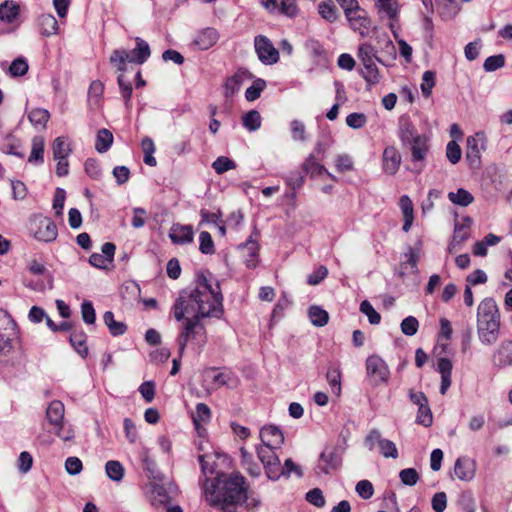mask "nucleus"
<instances>
[{"instance_id":"1","label":"nucleus","mask_w":512,"mask_h":512,"mask_svg":"<svg viewBox=\"0 0 512 512\" xmlns=\"http://www.w3.org/2000/svg\"><path fill=\"white\" fill-rule=\"evenodd\" d=\"M248 484L239 473L220 474L210 485L204 486L206 500L211 506L219 507L223 512H250L248 505Z\"/></svg>"},{"instance_id":"2","label":"nucleus","mask_w":512,"mask_h":512,"mask_svg":"<svg viewBox=\"0 0 512 512\" xmlns=\"http://www.w3.org/2000/svg\"><path fill=\"white\" fill-rule=\"evenodd\" d=\"M211 293H200L194 288L189 293L183 292L175 301L173 310L177 321L184 319L185 314H193L191 318L198 321L206 317L221 318L224 313L223 304L219 300H211Z\"/></svg>"},{"instance_id":"3","label":"nucleus","mask_w":512,"mask_h":512,"mask_svg":"<svg viewBox=\"0 0 512 512\" xmlns=\"http://www.w3.org/2000/svg\"><path fill=\"white\" fill-rule=\"evenodd\" d=\"M500 314L493 298H485L477 309V332L480 341L486 345L494 344L499 336Z\"/></svg>"},{"instance_id":"4","label":"nucleus","mask_w":512,"mask_h":512,"mask_svg":"<svg viewBox=\"0 0 512 512\" xmlns=\"http://www.w3.org/2000/svg\"><path fill=\"white\" fill-rule=\"evenodd\" d=\"M135 42L136 47L133 50L116 49L110 55V63L115 66L118 71L124 72L127 62L141 65L150 57L151 50L149 44L139 37L135 39Z\"/></svg>"},{"instance_id":"5","label":"nucleus","mask_w":512,"mask_h":512,"mask_svg":"<svg viewBox=\"0 0 512 512\" xmlns=\"http://www.w3.org/2000/svg\"><path fill=\"white\" fill-rule=\"evenodd\" d=\"M343 450L337 445H327L318 457L314 472L317 476L330 475L342 465Z\"/></svg>"},{"instance_id":"6","label":"nucleus","mask_w":512,"mask_h":512,"mask_svg":"<svg viewBox=\"0 0 512 512\" xmlns=\"http://www.w3.org/2000/svg\"><path fill=\"white\" fill-rule=\"evenodd\" d=\"M30 232L36 240L45 243L55 241L58 236L56 224L42 215H33L30 218Z\"/></svg>"},{"instance_id":"7","label":"nucleus","mask_w":512,"mask_h":512,"mask_svg":"<svg viewBox=\"0 0 512 512\" xmlns=\"http://www.w3.org/2000/svg\"><path fill=\"white\" fill-rule=\"evenodd\" d=\"M276 449V447L265 445L257 447V456L263 464L267 477L271 480H278L284 474L280 459L275 453Z\"/></svg>"},{"instance_id":"8","label":"nucleus","mask_w":512,"mask_h":512,"mask_svg":"<svg viewBox=\"0 0 512 512\" xmlns=\"http://www.w3.org/2000/svg\"><path fill=\"white\" fill-rule=\"evenodd\" d=\"M254 47L259 60L265 65L278 62L279 52L270 39L264 35H258L254 39Z\"/></svg>"},{"instance_id":"9","label":"nucleus","mask_w":512,"mask_h":512,"mask_svg":"<svg viewBox=\"0 0 512 512\" xmlns=\"http://www.w3.org/2000/svg\"><path fill=\"white\" fill-rule=\"evenodd\" d=\"M366 371L375 385L386 383L389 379V368L385 361L377 355H371L366 359Z\"/></svg>"},{"instance_id":"10","label":"nucleus","mask_w":512,"mask_h":512,"mask_svg":"<svg viewBox=\"0 0 512 512\" xmlns=\"http://www.w3.org/2000/svg\"><path fill=\"white\" fill-rule=\"evenodd\" d=\"M199 333H206L205 327L201 321H198L197 318H187L184 322L183 330L178 338L180 355L183 354L190 338L195 337V335Z\"/></svg>"},{"instance_id":"11","label":"nucleus","mask_w":512,"mask_h":512,"mask_svg":"<svg viewBox=\"0 0 512 512\" xmlns=\"http://www.w3.org/2000/svg\"><path fill=\"white\" fill-rule=\"evenodd\" d=\"M261 4L270 13L294 17L298 13L295 0H261Z\"/></svg>"},{"instance_id":"12","label":"nucleus","mask_w":512,"mask_h":512,"mask_svg":"<svg viewBox=\"0 0 512 512\" xmlns=\"http://www.w3.org/2000/svg\"><path fill=\"white\" fill-rule=\"evenodd\" d=\"M116 246L111 242H106L102 245V254L93 253L89 256V264L98 269H106V262H113Z\"/></svg>"},{"instance_id":"13","label":"nucleus","mask_w":512,"mask_h":512,"mask_svg":"<svg viewBox=\"0 0 512 512\" xmlns=\"http://www.w3.org/2000/svg\"><path fill=\"white\" fill-rule=\"evenodd\" d=\"M454 473L459 480L471 481L476 473L475 461L466 457L458 458L454 464Z\"/></svg>"},{"instance_id":"14","label":"nucleus","mask_w":512,"mask_h":512,"mask_svg":"<svg viewBox=\"0 0 512 512\" xmlns=\"http://www.w3.org/2000/svg\"><path fill=\"white\" fill-rule=\"evenodd\" d=\"M260 438L262 445L280 448L284 443L282 431L274 425H268L261 429Z\"/></svg>"},{"instance_id":"15","label":"nucleus","mask_w":512,"mask_h":512,"mask_svg":"<svg viewBox=\"0 0 512 512\" xmlns=\"http://www.w3.org/2000/svg\"><path fill=\"white\" fill-rule=\"evenodd\" d=\"M493 364L498 368L512 366V341H503L493 353Z\"/></svg>"},{"instance_id":"16","label":"nucleus","mask_w":512,"mask_h":512,"mask_svg":"<svg viewBox=\"0 0 512 512\" xmlns=\"http://www.w3.org/2000/svg\"><path fill=\"white\" fill-rule=\"evenodd\" d=\"M193 229L190 225L174 224L169 233V237L174 244L185 245L193 241Z\"/></svg>"},{"instance_id":"17","label":"nucleus","mask_w":512,"mask_h":512,"mask_svg":"<svg viewBox=\"0 0 512 512\" xmlns=\"http://www.w3.org/2000/svg\"><path fill=\"white\" fill-rule=\"evenodd\" d=\"M401 156L395 147H387L383 152V169L389 175H394L399 169Z\"/></svg>"},{"instance_id":"18","label":"nucleus","mask_w":512,"mask_h":512,"mask_svg":"<svg viewBox=\"0 0 512 512\" xmlns=\"http://www.w3.org/2000/svg\"><path fill=\"white\" fill-rule=\"evenodd\" d=\"M375 7L379 14H384L390 21V28H394V22L398 20L397 0H375Z\"/></svg>"},{"instance_id":"19","label":"nucleus","mask_w":512,"mask_h":512,"mask_svg":"<svg viewBox=\"0 0 512 512\" xmlns=\"http://www.w3.org/2000/svg\"><path fill=\"white\" fill-rule=\"evenodd\" d=\"M346 18L349 21L351 28L355 31H359L361 35H365L366 31L370 27V19L360 6H358V9H355L354 13L346 16Z\"/></svg>"},{"instance_id":"20","label":"nucleus","mask_w":512,"mask_h":512,"mask_svg":"<svg viewBox=\"0 0 512 512\" xmlns=\"http://www.w3.org/2000/svg\"><path fill=\"white\" fill-rule=\"evenodd\" d=\"M239 248L246 254V266L251 269L256 268L259 252V244L257 240L253 239V236L251 235L245 243L239 246Z\"/></svg>"},{"instance_id":"21","label":"nucleus","mask_w":512,"mask_h":512,"mask_svg":"<svg viewBox=\"0 0 512 512\" xmlns=\"http://www.w3.org/2000/svg\"><path fill=\"white\" fill-rule=\"evenodd\" d=\"M245 77L252 78V75L246 70H238L233 76L229 77L224 85L225 97H232L240 89Z\"/></svg>"},{"instance_id":"22","label":"nucleus","mask_w":512,"mask_h":512,"mask_svg":"<svg viewBox=\"0 0 512 512\" xmlns=\"http://www.w3.org/2000/svg\"><path fill=\"white\" fill-rule=\"evenodd\" d=\"M398 135L403 145H407L420 134L417 133L415 126L408 117H401L399 120Z\"/></svg>"},{"instance_id":"23","label":"nucleus","mask_w":512,"mask_h":512,"mask_svg":"<svg viewBox=\"0 0 512 512\" xmlns=\"http://www.w3.org/2000/svg\"><path fill=\"white\" fill-rule=\"evenodd\" d=\"M466 160L471 166H478L480 164L481 150L483 145H479V140L476 137L469 136L466 140Z\"/></svg>"},{"instance_id":"24","label":"nucleus","mask_w":512,"mask_h":512,"mask_svg":"<svg viewBox=\"0 0 512 512\" xmlns=\"http://www.w3.org/2000/svg\"><path fill=\"white\" fill-rule=\"evenodd\" d=\"M407 145L410 146L411 154H412V160L414 162L416 161H422L424 160L427 151V137L425 135H419L414 140L409 142Z\"/></svg>"},{"instance_id":"25","label":"nucleus","mask_w":512,"mask_h":512,"mask_svg":"<svg viewBox=\"0 0 512 512\" xmlns=\"http://www.w3.org/2000/svg\"><path fill=\"white\" fill-rule=\"evenodd\" d=\"M46 417L51 425L60 426L64 418L63 403L58 400L52 401L46 410Z\"/></svg>"},{"instance_id":"26","label":"nucleus","mask_w":512,"mask_h":512,"mask_svg":"<svg viewBox=\"0 0 512 512\" xmlns=\"http://www.w3.org/2000/svg\"><path fill=\"white\" fill-rule=\"evenodd\" d=\"M38 26L43 36H51L58 31V22L52 14H42L38 18Z\"/></svg>"},{"instance_id":"27","label":"nucleus","mask_w":512,"mask_h":512,"mask_svg":"<svg viewBox=\"0 0 512 512\" xmlns=\"http://www.w3.org/2000/svg\"><path fill=\"white\" fill-rule=\"evenodd\" d=\"M200 289V293L204 294L205 292L211 293V300H219L223 304V296L220 289V284L216 282L214 285L209 283V280L201 275L198 278V287Z\"/></svg>"},{"instance_id":"28","label":"nucleus","mask_w":512,"mask_h":512,"mask_svg":"<svg viewBox=\"0 0 512 512\" xmlns=\"http://www.w3.org/2000/svg\"><path fill=\"white\" fill-rule=\"evenodd\" d=\"M28 119L36 129L44 130L50 119V113L43 108H34L28 113Z\"/></svg>"},{"instance_id":"29","label":"nucleus","mask_w":512,"mask_h":512,"mask_svg":"<svg viewBox=\"0 0 512 512\" xmlns=\"http://www.w3.org/2000/svg\"><path fill=\"white\" fill-rule=\"evenodd\" d=\"M218 32L214 28H206L195 39V44L201 49L206 50L213 46L218 40Z\"/></svg>"},{"instance_id":"30","label":"nucleus","mask_w":512,"mask_h":512,"mask_svg":"<svg viewBox=\"0 0 512 512\" xmlns=\"http://www.w3.org/2000/svg\"><path fill=\"white\" fill-rule=\"evenodd\" d=\"M103 320H104L105 325L108 327L109 332L113 336L123 335L127 330L126 324L121 321H116L114 319V314L111 311H106L104 313Z\"/></svg>"},{"instance_id":"31","label":"nucleus","mask_w":512,"mask_h":512,"mask_svg":"<svg viewBox=\"0 0 512 512\" xmlns=\"http://www.w3.org/2000/svg\"><path fill=\"white\" fill-rule=\"evenodd\" d=\"M113 139V134L108 129H100L96 136L95 149L99 153L107 152L113 143Z\"/></svg>"},{"instance_id":"32","label":"nucleus","mask_w":512,"mask_h":512,"mask_svg":"<svg viewBox=\"0 0 512 512\" xmlns=\"http://www.w3.org/2000/svg\"><path fill=\"white\" fill-rule=\"evenodd\" d=\"M86 334L80 331H74L71 333L69 341L74 349L77 351L79 355L82 357H86L88 354V348L86 346Z\"/></svg>"},{"instance_id":"33","label":"nucleus","mask_w":512,"mask_h":512,"mask_svg":"<svg viewBox=\"0 0 512 512\" xmlns=\"http://www.w3.org/2000/svg\"><path fill=\"white\" fill-rule=\"evenodd\" d=\"M311 323L317 327H323L328 323L329 314L319 306L313 305L308 310Z\"/></svg>"},{"instance_id":"34","label":"nucleus","mask_w":512,"mask_h":512,"mask_svg":"<svg viewBox=\"0 0 512 512\" xmlns=\"http://www.w3.org/2000/svg\"><path fill=\"white\" fill-rule=\"evenodd\" d=\"M19 14V7L13 1H5L0 5V20L12 23Z\"/></svg>"},{"instance_id":"35","label":"nucleus","mask_w":512,"mask_h":512,"mask_svg":"<svg viewBox=\"0 0 512 512\" xmlns=\"http://www.w3.org/2000/svg\"><path fill=\"white\" fill-rule=\"evenodd\" d=\"M448 199L455 205H459L462 207H466L470 205L474 201L473 195L463 189L459 188L456 192H450L448 194Z\"/></svg>"},{"instance_id":"36","label":"nucleus","mask_w":512,"mask_h":512,"mask_svg":"<svg viewBox=\"0 0 512 512\" xmlns=\"http://www.w3.org/2000/svg\"><path fill=\"white\" fill-rule=\"evenodd\" d=\"M44 138L42 136H35L32 139V150L28 161L43 163L44 161Z\"/></svg>"},{"instance_id":"37","label":"nucleus","mask_w":512,"mask_h":512,"mask_svg":"<svg viewBox=\"0 0 512 512\" xmlns=\"http://www.w3.org/2000/svg\"><path fill=\"white\" fill-rule=\"evenodd\" d=\"M105 471L109 479L115 482H120L124 477V467L116 460H110L105 464Z\"/></svg>"},{"instance_id":"38","label":"nucleus","mask_w":512,"mask_h":512,"mask_svg":"<svg viewBox=\"0 0 512 512\" xmlns=\"http://www.w3.org/2000/svg\"><path fill=\"white\" fill-rule=\"evenodd\" d=\"M318 11L321 17L330 23H333L338 18L336 6L331 0L320 2Z\"/></svg>"},{"instance_id":"39","label":"nucleus","mask_w":512,"mask_h":512,"mask_svg":"<svg viewBox=\"0 0 512 512\" xmlns=\"http://www.w3.org/2000/svg\"><path fill=\"white\" fill-rule=\"evenodd\" d=\"M243 126L249 131H256L261 127V115L257 110H250L242 117Z\"/></svg>"},{"instance_id":"40","label":"nucleus","mask_w":512,"mask_h":512,"mask_svg":"<svg viewBox=\"0 0 512 512\" xmlns=\"http://www.w3.org/2000/svg\"><path fill=\"white\" fill-rule=\"evenodd\" d=\"M117 81H118L121 96L123 97V99L125 101L126 107H128L130 104V99L132 97V93H133L132 81L130 79H127L123 72H121V74H119Z\"/></svg>"},{"instance_id":"41","label":"nucleus","mask_w":512,"mask_h":512,"mask_svg":"<svg viewBox=\"0 0 512 512\" xmlns=\"http://www.w3.org/2000/svg\"><path fill=\"white\" fill-rule=\"evenodd\" d=\"M211 418V410L204 403H198L195 414H193V422L198 429L200 424L207 423Z\"/></svg>"},{"instance_id":"42","label":"nucleus","mask_w":512,"mask_h":512,"mask_svg":"<svg viewBox=\"0 0 512 512\" xmlns=\"http://www.w3.org/2000/svg\"><path fill=\"white\" fill-rule=\"evenodd\" d=\"M302 170L304 173H310L312 176L321 175L322 173L327 172L325 167L316 161L313 154H310L302 164Z\"/></svg>"},{"instance_id":"43","label":"nucleus","mask_w":512,"mask_h":512,"mask_svg":"<svg viewBox=\"0 0 512 512\" xmlns=\"http://www.w3.org/2000/svg\"><path fill=\"white\" fill-rule=\"evenodd\" d=\"M265 87V80L257 78L256 80H254L253 84L246 89L245 98L247 99V101L250 102L257 100L260 97L261 92L265 89Z\"/></svg>"},{"instance_id":"44","label":"nucleus","mask_w":512,"mask_h":512,"mask_svg":"<svg viewBox=\"0 0 512 512\" xmlns=\"http://www.w3.org/2000/svg\"><path fill=\"white\" fill-rule=\"evenodd\" d=\"M360 73L369 87L379 82V71L375 63L363 66Z\"/></svg>"},{"instance_id":"45","label":"nucleus","mask_w":512,"mask_h":512,"mask_svg":"<svg viewBox=\"0 0 512 512\" xmlns=\"http://www.w3.org/2000/svg\"><path fill=\"white\" fill-rule=\"evenodd\" d=\"M358 57L361 60L363 66L374 63L375 48L368 43H364L358 48Z\"/></svg>"},{"instance_id":"46","label":"nucleus","mask_w":512,"mask_h":512,"mask_svg":"<svg viewBox=\"0 0 512 512\" xmlns=\"http://www.w3.org/2000/svg\"><path fill=\"white\" fill-rule=\"evenodd\" d=\"M54 159H65L71 152L63 137H57L52 145Z\"/></svg>"},{"instance_id":"47","label":"nucleus","mask_w":512,"mask_h":512,"mask_svg":"<svg viewBox=\"0 0 512 512\" xmlns=\"http://www.w3.org/2000/svg\"><path fill=\"white\" fill-rule=\"evenodd\" d=\"M435 86V73L433 71L427 70L423 73L422 83H421V92L425 98H428L432 94V89Z\"/></svg>"},{"instance_id":"48","label":"nucleus","mask_w":512,"mask_h":512,"mask_svg":"<svg viewBox=\"0 0 512 512\" xmlns=\"http://www.w3.org/2000/svg\"><path fill=\"white\" fill-rule=\"evenodd\" d=\"M378 448L379 453L385 458L396 459L399 455L395 443L389 439H384L383 441H380Z\"/></svg>"},{"instance_id":"49","label":"nucleus","mask_w":512,"mask_h":512,"mask_svg":"<svg viewBox=\"0 0 512 512\" xmlns=\"http://www.w3.org/2000/svg\"><path fill=\"white\" fill-rule=\"evenodd\" d=\"M360 311L368 317L370 324L376 325L380 323V314L373 308V306L368 300H364L361 302Z\"/></svg>"},{"instance_id":"50","label":"nucleus","mask_w":512,"mask_h":512,"mask_svg":"<svg viewBox=\"0 0 512 512\" xmlns=\"http://www.w3.org/2000/svg\"><path fill=\"white\" fill-rule=\"evenodd\" d=\"M236 167L233 160L225 156H219L213 163L212 168L217 174H223L228 170H232Z\"/></svg>"},{"instance_id":"51","label":"nucleus","mask_w":512,"mask_h":512,"mask_svg":"<svg viewBox=\"0 0 512 512\" xmlns=\"http://www.w3.org/2000/svg\"><path fill=\"white\" fill-rule=\"evenodd\" d=\"M326 379L336 395L341 393V373L339 369H329L326 374Z\"/></svg>"},{"instance_id":"52","label":"nucleus","mask_w":512,"mask_h":512,"mask_svg":"<svg viewBox=\"0 0 512 512\" xmlns=\"http://www.w3.org/2000/svg\"><path fill=\"white\" fill-rule=\"evenodd\" d=\"M505 65V57L502 54L489 56L483 64V68L486 72H493Z\"/></svg>"},{"instance_id":"53","label":"nucleus","mask_w":512,"mask_h":512,"mask_svg":"<svg viewBox=\"0 0 512 512\" xmlns=\"http://www.w3.org/2000/svg\"><path fill=\"white\" fill-rule=\"evenodd\" d=\"M199 250L203 254L211 255L215 252L214 242L209 232L202 231L199 235Z\"/></svg>"},{"instance_id":"54","label":"nucleus","mask_w":512,"mask_h":512,"mask_svg":"<svg viewBox=\"0 0 512 512\" xmlns=\"http://www.w3.org/2000/svg\"><path fill=\"white\" fill-rule=\"evenodd\" d=\"M400 327L404 335L413 336L418 331L419 322L414 316H408L402 320Z\"/></svg>"},{"instance_id":"55","label":"nucleus","mask_w":512,"mask_h":512,"mask_svg":"<svg viewBox=\"0 0 512 512\" xmlns=\"http://www.w3.org/2000/svg\"><path fill=\"white\" fill-rule=\"evenodd\" d=\"M399 478L403 485L414 486L419 480V474L414 468H405L399 472Z\"/></svg>"},{"instance_id":"56","label":"nucleus","mask_w":512,"mask_h":512,"mask_svg":"<svg viewBox=\"0 0 512 512\" xmlns=\"http://www.w3.org/2000/svg\"><path fill=\"white\" fill-rule=\"evenodd\" d=\"M416 422L425 427H429L432 425L433 417L428 403L418 407Z\"/></svg>"},{"instance_id":"57","label":"nucleus","mask_w":512,"mask_h":512,"mask_svg":"<svg viewBox=\"0 0 512 512\" xmlns=\"http://www.w3.org/2000/svg\"><path fill=\"white\" fill-rule=\"evenodd\" d=\"M355 490L357 494L367 500L370 499L374 494V488L369 480H361L356 484Z\"/></svg>"},{"instance_id":"58","label":"nucleus","mask_w":512,"mask_h":512,"mask_svg":"<svg viewBox=\"0 0 512 512\" xmlns=\"http://www.w3.org/2000/svg\"><path fill=\"white\" fill-rule=\"evenodd\" d=\"M27 71H28V63L23 58L15 59L9 67V72L14 77L23 76L27 73Z\"/></svg>"},{"instance_id":"59","label":"nucleus","mask_w":512,"mask_h":512,"mask_svg":"<svg viewBox=\"0 0 512 512\" xmlns=\"http://www.w3.org/2000/svg\"><path fill=\"white\" fill-rule=\"evenodd\" d=\"M462 155L461 147L455 142L450 141L446 147V156L452 164H456L460 161Z\"/></svg>"},{"instance_id":"60","label":"nucleus","mask_w":512,"mask_h":512,"mask_svg":"<svg viewBox=\"0 0 512 512\" xmlns=\"http://www.w3.org/2000/svg\"><path fill=\"white\" fill-rule=\"evenodd\" d=\"M82 319L86 324H93L96 320L95 309L92 302L85 300L81 305Z\"/></svg>"},{"instance_id":"61","label":"nucleus","mask_w":512,"mask_h":512,"mask_svg":"<svg viewBox=\"0 0 512 512\" xmlns=\"http://www.w3.org/2000/svg\"><path fill=\"white\" fill-rule=\"evenodd\" d=\"M367 122V118L363 113H351L346 117V124L353 129L362 128Z\"/></svg>"},{"instance_id":"62","label":"nucleus","mask_w":512,"mask_h":512,"mask_svg":"<svg viewBox=\"0 0 512 512\" xmlns=\"http://www.w3.org/2000/svg\"><path fill=\"white\" fill-rule=\"evenodd\" d=\"M306 500L316 507H323L325 505V498L319 488H314L306 493Z\"/></svg>"},{"instance_id":"63","label":"nucleus","mask_w":512,"mask_h":512,"mask_svg":"<svg viewBox=\"0 0 512 512\" xmlns=\"http://www.w3.org/2000/svg\"><path fill=\"white\" fill-rule=\"evenodd\" d=\"M32 465L33 458L31 454L27 451L21 452L17 461L18 470L21 473H27L32 468Z\"/></svg>"},{"instance_id":"64","label":"nucleus","mask_w":512,"mask_h":512,"mask_svg":"<svg viewBox=\"0 0 512 512\" xmlns=\"http://www.w3.org/2000/svg\"><path fill=\"white\" fill-rule=\"evenodd\" d=\"M82 461L78 457H68L65 461V469L70 475H77L82 471Z\"/></svg>"}]
</instances>
